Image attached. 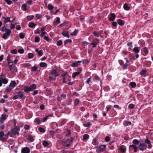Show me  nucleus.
<instances>
[{
	"mask_svg": "<svg viewBox=\"0 0 153 153\" xmlns=\"http://www.w3.org/2000/svg\"><path fill=\"white\" fill-rule=\"evenodd\" d=\"M123 8L125 10H128L130 9V7L127 4L125 3L123 5Z\"/></svg>",
	"mask_w": 153,
	"mask_h": 153,
	"instance_id": "28",
	"label": "nucleus"
},
{
	"mask_svg": "<svg viewBox=\"0 0 153 153\" xmlns=\"http://www.w3.org/2000/svg\"><path fill=\"white\" fill-rule=\"evenodd\" d=\"M8 80L6 78L5 76L3 74L0 75V87L1 86L2 84H6L8 83Z\"/></svg>",
	"mask_w": 153,
	"mask_h": 153,
	"instance_id": "3",
	"label": "nucleus"
},
{
	"mask_svg": "<svg viewBox=\"0 0 153 153\" xmlns=\"http://www.w3.org/2000/svg\"><path fill=\"white\" fill-rule=\"evenodd\" d=\"M79 74H78V73L76 72L73 73L72 74V77L73 78H75L77 76L79 75Z\"/></svg>",
	"mask_w": 153,
	"mask_h": 153,
	"instance_id": "53",
	"label": "nucleus"
},
{
	"mask_svg": "<svg viewBox=\"0 0 153 153\" xmlns=\"http://www.w3.org/2000/svg\"><path fill=\"white\" fill-rule=\"evenodd\" d=\"M117 22L119 25L121 26L123 25L124 24V22L120 19H118L117 21Z\"/></svg>",
	"mask_w": 153,
	"mask_h": 153,
	"instance_id": "25",
	"label": "nucleus"
},
{
	"mask_svg": "<svg viewBox=\"0 0 153 153\" xmlns=\"http://www.w3.org/2000/svg\"><path fill=\"white\" fill-rule=\"evenodd\" d=\"M3 19H4V25H5L6 23L8 22H11L10 18L8 17H5L4 16H3L2 18L1 19L2 20Z\"/></svg>",
	"mask_w": 153,
	"mask_h": 153,
	"instance_id": "15",
	"label": "nucleus"
},
{
	"mask_svg": "<svg viewBox=\"0 0 153 153\" xmlns=\"http://www.w3.org/2000/svg\"><path fill=\"white\" fill-rule=\"evenodd\" d=\"M116 18V15L114 13H111L110 15V18H108L110 21H114Z\"/></svg>",
	"mask_w": 153,
	"mask_h": 153,
	"instance_id": "16",
	"label": "nucleus"
},
{
	"mask_svg": "<svg viewBox=\"0 0 153 153\" xmlns=\"http://www.w3.org/2000/svg\"><path fill=\"white\" fill-rule=\"evenodd\" d=\"M145 146H146V145L144 143H140L139 144L138 149L141 151H143L146 149V148H145V149L144 148Z\"/></svg>",
	"mask_w": 153,
	"mask_h": 153,
	"instance_id": "10",
	"label": "nucleus"
},
{
	"mask_svg": "<svg viewBox=\"0 0 153 153\" xmlns=\"http://www.w3.org/2000/svg\"><path fill=\"white\" fill-rule=\"evenodd\" d=\"M36 26V24L32 22H31L29 23L28 26L30 27L33 28L35 27Z\"/></svg>",
	"mask_w": 153,
	"mask_h": 153,
	"instance_id": "38",
	"label": "nucleus"
},
{
	"mask_svg": "<svg viewBox=\"0 0 153 153\" xmlns=\"http://www.w3.org/2000/svg\"><path fill=\"white\" fill-rule=\"evenodd\" d=\"M144 142L147 144H149V143L151 142V141L147 138V137L145 140Z\"/></svg>",
	"mask_w": 153,
	"mask_h": 153,
	"instance_id": "62",
	"label": "nucleus"
},
{
	"mask_svg": "<svg viewBox=\"0 0 153 153\" xmlns=\"http://www.w3.org/2000/svg\"><path fill=\"white\" fill-rule=\"evenodd\" d=\"M22 153H30V150L27 147H25L22 149Z\"/></svg>",
	"mask_w": 153,
	"mask_h": 153,
	"instance_id": "14",
	"label": "nucleus"
},
{
	"mask_svg": "<svg viewBox=\"0 0 153 153\" xmlns=\"http://www.w3.org/2000/svg\"><path fill=\"white\" fill-rule=\"evenodd\" d=\"M82 68H78L77 69V71L76 72L78 73L79 74L82 71Z\"/></svg>",
	"mask_w": 153,
	"mask_h": 153,
	"instance_id": "58",
	"label": "nucleus"
},
{
	"mask_svg": "<svg viewBox=\"0 0 153 153\" xmlns=\"http://www.w3.org/2000/svg\"><path fill=\"white\" fill-rule=\"evenodd\" d=\"M66 104L67 105H70L71 104L72 101L71 99L66 100Z\"/></svg>",
	"mask_w": 153,
	"mask_h": 153,
	"instance_id": "59",
	"label": "nucleus"
},
{
	"mask_svg": "<svg viewBox=\"0 0 153 153\" xmlns=\"http://www.w3.org/2000/svg\"><path fill=\"white\" fill-rule=\"evenodd\" d=\"M60 22V18L59 17H56L54 20L53 25V26H55L58 25Z\"/></svg>",
	"mask_w": 153,
	"mask_h": 153,
	"instance_id": "13",
	"label": "nucleus"
},
{
	"mask_svg": "<svg viewBox=\"0 0 153 153\" xmlns=\"http://www.w3.org/2000/svg\"><path fill=\"white\" fill-rule=\"evenodd\" d=\"M52 115H53L52 114L50 115H48L47 116L43 118V122H46V120H47L48 119V117H50V116L52 117Z\"/></svg>",
	"mask_w": 153,
	"mask_h": 153,
	"instance_id": "54",
	"label": "nucleus"
},
{
	"mask_svg": "<svg viewBox=\"0 0 153 153\" xmlns=\"http://www.w3.org/2000/svg\"><path fill=\"white\" fill-rule=\"evenodd\" d=\"M29 87L30 91H33L36 89V85L35 84H33L31 85H30Z\"/></svg>",
	"mask_w": 153,
	"mask_h": 153,
	"instance_id": "21",
	"label": "nucleus"
},
{
	"mask_svg": "<svg viewBox=\"0 0 153 153\" xmlns=\"http://www.w3.org/2000/svg\"><path fill=\"white\" fill-rule=\"evenodd\" d=\"M89 137V135L88 134H85L83 135V140L84 141L86 140Z\"/></svg>",
	"mask_w": 153,
	"mask_h": 153,
	"instance_id": "47",
	"label": "nucleus"
},
{
	"mask_svg": "<svg viewBox=\"0 0 153 153\" xmlns=\"http://www.w3.org/2000/svg\"><path fill=\"white\" fill-rule=\"evenodd\" d=\"M92 143L94 145H97L98 144V142L97 141V139L96 138L93 139L92 140Z\"/></svg>",
	"mask_w": 153,
	"mask_h": 153,
	"instance_id": "31",
	"label": "nucleus"
},
{
	"mask_svg": "<svg viewBox=\"0 0 153 153\" xmlns=\"http://www.w3.org/2000/svg\"><path fill=\"white\" fill-rule=\"evenodd\" d=\"M72 40L71 39H67L65 40L64 42V44L65 46H66L68 43H70L72 42Z\"/></svg>",
	"mask_w": 153,
	"mask_h": 153,
	"instance_id": "34",
	"label": "nucleus"
},
{
	"mask_svg": "<svg viewBox=\"0 0 153 153\" xmlns=\"http://www.w3.org/2000/svg\"><path fill=\"white\" fill-rule=\"evenodd\" d=\"M5 25H4V26L2 27V28H1V31L2 32H3L4 31H5L6 30V29H7Z\"/></svg>",
	"mask_w": 153,
	"mask_h": 153,
	"instance_id": "57",
	"label": "nucleus"
},
{
	"mask_svg": "<svg viewBox=\"0 0 153 153\" xmlns=\"http://www.w3.org/2000/svg\"><path fill=\"white\" fill-rule=\"evenodd\" d=\"M129 150H132V148L133 149L134 152L136 153L137 152V147L135 145L132 144L129 145Z\"/></svg>",
	"mask_w": 153,
	"mask_h": 153,
	"instance_id": "9",
	"label": "nucleus"
},
{
	"mask_svg": "<svg viewBox=\"0 0 153 153\" xmlns=\"http://www.w3.org/2000/svg\"><path fill=\"white\" fill-rule=\"evenodd\" d=\"M106 147V145H101L97 150L98 153H100L103 152Z\"/></svg>",
	"mask_w": 153,
	"mask_h": 153,
	"instance_id": "11",
	"label": "nucleus"
},
{
	"mask_svg": "<svg viewBox=\"0 0 153 153\" xmlns=\"http://www.w3.org/2000/svg\"><path fill=\"white\" fill-rule=\"evenodd\" d=\"M73 138L71 137L68 138H65L63 140L64 146L67 147L70 146V143L72 141Z\"/></svg>",
	"mask_w": 153,
	"mask_h": 153,
	"instance_id": "4",
	"label": "nucleus"
},
{
	"mask_svg": "<svg viewBox=\"0 0 153 153\" xmlns=\"http://www.w3.org/2000/svg\"><path fill=\"white\" fill-rule=\"evenodd\" d=\"M34 55L33 53H28V58L29 59L32 58L33 57Z\"/></svg>",
	"mask_w": 153,
	"mask_h": 153,
	"instance_id": "52",
	"label": "nucleus"
},
{
	"mask_svg": "<svg viewBox=\"0 0 153 153\" xmlns=\"http://www.w3.org/2000/svg\"><path fill=\"white\" fill-rule=\"evenodd\" d=\"M16 84V83L15 81H11L9 85H10V87H12L13 88L15 86Z\"/></svg>",
	"mask_w": 153,
	"mask_h": 153,
	"instance_id": "24",
	"label": "nucleus"
},
{
	"mask_svg": "<svg viewBox=\"0 0 153 153\" xmlns=\"http://www.w3.org/2000/svg\"><path fill=\"white\" fill-rule=\"evenodd\" d=\"M7 140V138H5V137H0V140L4 142L6 141Z\"/></svg>",
	"mask_w": 153,
	"mask_h": 153,
	"instance_id": "51",
	"label": "nucleus"
},
{
	"mask_svg": "<svg viewBox=\"0 0 153 153\" xmlns=\"http://www.w3.org/2000/svg\"><path fill=\"white\" fill-rule=\"evenodd\" d=\"M81 62L82 61H76L75 62H73L71 64V66L73 67H77L80 65V64Z\"/></svg>",
	"mask_w": 153,
	"mask_h": 153,
	"instance_id": "12",
	"label": "nucleus"
},
{
	"mask_svg": "<svg viewBox=\"0 0 153 153\" xmlns=\"http://www.w3.org/2000/svg\"><path fill=\"white\" fill-rule=\"evenodd\" d=\"M94 79H95V80L98 81H100V77H99L97 75L95 74L94 75Z\"/></svg>",
	"mask_w": 153,
	"mask_h": 153,
	"instance_id": "39",
	"label": "nucleus"
},
{
	"mask_svg": "<svg viewBox=\"0 0 153 153\" xmlns=\"http://www.w3.org/2000/svg\"><path fill=\"white\" fill-rule=\"evenodd\" d=\"M93 33L94 35L95 36L98 37L100 36V34L99 33L96 31H94Z\"/></svg>",
	"mask_w": 153,
	"mask_h": 153,
	"instance_id": "55",
	"label": "nucleus"
},
{
	"mask_svg": "<svg viewBox=\"0 0 153 153\" xmlns=\"http://www.w3.org/2000/svg\"><path fill=\"white\" fill-rule=\"evenodd\" d=\"M10 52L11 53L16 54L17 53V50L15 49L11 50L10 51Z\"/></svg>",
	"mask_w": 153,
	"mask_h": 153,
	"instance_id": "60",
	"label": "nucleus"
},
{
	"mask_svg": "<svg viewBox=\"0 0 153 153\" xmlns=\"http://www.w3.org/2000/svg\"><path fill=\"white\" fill-rule=\"evenodd\" d=\"M40 40L39 37L38 36H36L35 37L34 41L36 43L39 42Z\"/></svg>",
	"mask_w": 153,
	"mask_h": 153,
	"instance_id": "49",
	"label": "nucleus"
},
{
	"mask_svg": "<svg viewBox=\"0 0 153 153\" xmlns=\"http://www.w3.org/2000/svg\"><path fill=\"white\" fill-rule=\"evenodd\" d=\"M79 100L78 99H76L74 102V105L75 106H77L79 102Z\"/></svg>",
	"mask_w": 153,
	"mask_h": 153,
	"instance_id": "44",
	"label": "nucleus"
},
{
	"mask_svg": "<svg viewBox=\"0 0 153 153\" xmlns=\"http://www.w3.org/2000/svg\"><path fill=\"white\" fill-rule=\"evenodd\" d=\"M5 31V33L8 34L10 35V33H11V30L8 29H6Z\"/></svg>",
	"mask_w": 153,
	"mask_h": 153,
	"instance_id": "63",
	"label": "nucleus"
},
{
	"mask_svg": "<svg viewBox=\"0 0 153 153\" xmlns=\"http://www.w3.org/2000/svg\"><path fill=\"white\" fill-rule=\"evenodd\" d=\"M91 125V124L90 122L87 123L85 122L84 123L83 126L84 127H89Z\"/></svg>",
	"mask_w": 153,
	"mask_h": 153,
	"instance_id": "42",
	"label": "nucleus"
},
{
	"mask_svg": "<svg viewBox=\"0 0 153 153\" xmlns=\"http://www.w3.org/2000/svg\"><path fill=\"white\" fill-rule=\"evenodd\" d=\"M129 85L131 86V87L132 88H134L136 86V83L134 82H131L129 84Z\"/></svg>",
	"mask_w": 153,
	"mask_h": 153,
	"instance_id": "30",
	"label": "nucleus"
},
{
	"mask_svg": "<svg viewBox=\"0 0 153 153\" xmlns=\"http://www.w3.org/2000/svg\"><path fill=\"white\" fill-rule=\"evenodd\" d=\"M8 115H6L5 113L3 114L0 117V123L2 124L7 119Z\"/></svg>",
	"mask_w": 153,
	"mask_h": 153,
	"instance_id": "7",
	"label": "nucleus"
},
{
	"mask_svg": "<svg viewBox=\"0 0 153 153\" xmlns=\"http://www.w3.org/2000/svg\"><path fill=\"white\" fill-rule=\"evenodd\" d=\"M124 125L125 126H128L131 124V122L130 121H125L124 122Z\"/></svg>",
	"mask_w": 153,
	"mask_h": 153,
	"instance_id": "32",
	"label": "nucleus"
},
{
	"mask_svg": "<svg viewBox=\"0 0 153 153\" xmlns=\"http://www.w3.org/2000/svg\"><path fill=\"white\" fill-rule=\"evenodd\" d=\"M62 44V41L61 40H58L57 41L56 45L58 46H60Z\"/></svg>",
	"mask_w": 153,
	"mask_h": 153,
	"instance_id": "50",
	"label": "nucleus"
},
{
	"mask_svg": "<svg viewBox=\"0 0 153 153\" xmlns=\"http://www.w3.org/2000/svg\"><path fill=\"white\" fill-rule=\"evenodd\" d=\"M38 130L39 131L42 133H44L45 131V130L42 127H39L38 128Z\"/></svg>",
	"mask_w": 153,
	"mask_h": 153,
	"instance_id": "45",
	"label": "nucleus"
},
{
	"mask_svg": "<svg viewBox=\"0 0 153 153\" xmlns=\"http://www.w3.org/2000/svg\"><path fill=\"white\" fill-rule=\"evenodd\" d=\"M20 130V128L19 127H14L12 128L10 132V137H13L16 135H19V131Z\"/></svg>",
	"mask_w": 153,
	"mask_h": 153,
	"instance_id": "2",
	"label": "nucleus"
},
{
	"mask_svg": "<svg viewBox=\"0 0 153 153\" xmlns=\"http://www.w3.org/2000/svg\"><path fill=\"white\" fill-rule=\"evenodd\" d=\"M78 32V30L77 29H75L73 32L71 33L70 34L71 36H76L77 35Z\"/></svg>",
	"mask_w": 153,
	"mask_h": 153,
	"instance_id": "36",
	"label": "nucleus"
},
{
	"mask_svg": "<svg viewBox=\"0 0 153 153\" xmlns=\"http://www.w3.org/2000/svg\"><path fill=\"white\" fill-rule=\"evenodd\" d=\"M34 122L36 123L37 125H39L41 123L40 118L39 117H37L35 118L34 120Z\"/></svg>",
	"mask_w": 153,
	"mask_h": 153,
	"instance_id": "23",
	"label": "nucleus"
},
{
	"mask_svg": "<svg viewBox=\"0 0 153 153\" xmlns=\"http://www.w3.org/2000/svg\"><path fill=\"white\" fill-rule=\"evenodd\" d=\"M119 149L122 153H125L126 152V148L125 146L123 145H121L119 147Z\"/></svg>",
	"mask_w": 153,
	"mask_h": 153,
	"instance_id": "17",
	"label": "nucleus"
},
{
	"mask_svg": "<svg viewBox=\"0 0 153 153\" xmlns=\"http://www.w3.org/2000/svg\"><path fill=\"white\" fill-rule=\"evenodd\" d=\"M140 48L139 47H135L133 49V52H134L135 53H137L140 51Z\"/></svg>",
	"mask_w": 153,
	"mask_h": 153,
	"instance_id": "26",
	"label": "nucleus"
},
{
	"mask_svg": "<svg viewBox=\"0 0 153 153\" xmlns=\"http://www.w3.org/2000/svg\"><path fill=\"white\" fill-rule=\"evenodd\" d=\"M62 34L65 37H66L68 38H69L70 37V35L67 31H63L62 32Z\"/></svg>",
	"mask_w": 153,
	"mask_h": 153,
	"instance_id": "22",
	"label": "nucleus"
},
{
	"mask_svg": "<svg viewBox=\"0 0 153 153\" xmlns=\"http://www.w3.org/2000/svg\"><path fill=\"white\" fill-rule=\"evenodd\" d=\"M25 37V35L22 33H20L19 34V37L20 38L23 39Z\"/></svg>",
	"mask_w": 153,
	"mask_h": 153,
	"instance_id": "64",
	"label": "nucleus"
},
{
	"mask_svg": "<svg viewBox=\"0 0 153 153\" xmlns=\"http://www.w3.org/2000/svg\"><path fill=\"white\" fill-rule=\"evenodd\" d=\"M147 72L145 68L142 69L140 71V74L141 75L145 74Z\"/></svg>",
	"mask_w": 153,
	"mask_h": 153,
	"instance_id": "37",
	"label": "nucleus"
},
{
	"mask_svg": "<svg viewBox=\"0 0 153 153\" xmlns=\"http://www.w3.org/2000/svg\"><path fill=\"white\" fill-rule=\"evenodd\" d=\"M143 50L144 53H142V54L144 56H146L149 53L148 48L146 47H145L143 48Z\"/></svg>",
	"mask_w": 153,
	"mask_h": 153,
	"instance_id": "18",
	"label": "nucleus"
},
{
	"mask_svg": "<svg viewBox=\"0 0 153 153\" xmlns=\"http://www.w3.org/2000/svg\"><path fill=\"white\" fill-rule=\"evenodd\" d=\"M8 64L10 70H12L14 68V67L13 66V62L12 61L8 62Z\"/></svg>",
	"mask_w": 153,
	"mask_h": 153,
	"instance_id": "20",
	"label": "nucleus"
},
{
	"mask_svg": "<svg viewBox=\"0 0 153 153\" xmlns=\"http://www.w3.org/2000/svg\"><path fill=\"white\" fill-rule=\"evenodd\" d=\"M42 145L44 147H47L49 145L48 143L46 140H44L43 141Z\"/></svg>",
	"mask_w": 153,
	"mask_h": 153,
	"instance_id": "35",
	"label": "nucleus"
},
{
	"mask_svg": "<svg viewBox=\"0 0 153 153\" xmlns=\"http://www.w3.org/2000/svg\"><path fill=\"white\" fill-rule=\"evenodd\" d=\"M24 91L26 93H28L30 91L29 87L27 86H25L24 87Z\"/></svg>",
	"mask_w": 153,
	"mask_h": 153,
	"instance_id": "33",
	"label": "nucleus"
},
{
	"mask_svg": "<svg viewBox=\"0 0 153 153\" xmlns=\"http://www.w3.org/2000/svg\"><path fill=\"white\" fill-rule=\"evenodd\" d=\"M57 69L56 67L54 68L51 71L49 75V80L51 81H54L56 79V77L59 76V74L57 73Z\"/></svg>",
	"mask_w": 153,
	"mask_h": 153,
	"instance_id": "1",
	"label": "nucleus"
},
{
	"mask_svg": "<svg viewBox=\"0 0 153 153\" xmlns=\"http://www.w3.org/2000/svg\"><path fill=\"white\" fill-rule=\"evenodd\" d=\"M17 94L15 95L13 97V99L15 100L18 99L19 98L21 99H24L25 98L23 93L22 91H19L18 92Z\"/></svg>",
	"mask_w": 153,
	"mask_h": 153,
	"instance_id": "5",
	"label": "nucleus"
},
{
	"mask_svg": "<svg viewBox=\"0 0 153 153\" xmlns=\"http://www.w3.org/2000/svg\"><path fill=\"white\" fill-rule=\"evenodd\" d=\"M37 67L34 66L31 68V71L33 72L36 71H37Z\"/></svg>",
	"mask_w": 153,
	"mask_h": 153,
	"instance_id": "56",
	"label": "nucleus"
},
{
	"mask_svg": "<svg viewBox=\"0 0 153 153\" xmlns=\"http://www.w3.org/2000/svg\"><path fill=\"white\" fill-rule=\"evenodd\" d=\"M132 143L135 145H137L140 144V141L136 139L132 141Z\"/></svg>",
	"mask_w": 153,
	"mask_h": 153,
	"instance_id": "29",
	"label": "nucleus"
},
{
	"mask_svg": "<svg viewBox=\"0 0 153 153\" xmlns=\"http://www.w3.org/2000/svg\"><path fill=\"white\" fill-rule=\"evenodd\" d=\"M48 8L49 10L51 11L53 10L54 7L52 5L50 4H49L48 5Z\"/></svg>",
	"mask_w": 153,
	"mask_h": 153,
	"instance_id": "46",
	"label": "nucleus"
},
{
	"mask_svg": "<svg viewBox=\"0 0 153 153\" xmlns=\"http://www.w3.org/2000/svg\"><path fill=\"white\" fill-rule=\"evenodd\" d=\"M93 42L91 43V45L94 48H95L99 42V40L97 38H95L93 40Z\"/></svg>",
	"mask_w": 153,
	"mask_h": 153,
	"instance_id": "6",
	"label": "nucleus"
},
{
	"mask_svg": "<svg viewBox=\"0 0 153 153\" xmlns=\"http://www.w3.org/2000/svg\"><path fill=\"white\" fill-rule=\"evenodd\" d=\"M39 65L41 67H46L47 66V64L45 62H42L40 63Z\"/></svg>",
	"mask_w": 153,
	"mask_h": 153,
	"instance_id": "41",
	"label": "nucleus"
},
{
	"mask_svg": "<svg viewBox=\"0 0 153 153\" xmlns=\"http://www.w3.org/2000/svg\"><path fill=\"white\" fill-rule=\"evenodd\" d=\"M36 17L38 19H40L42 18V15L39 14H36Z\"/></svg>",
	"mask_w": 153,
	"mask_h": 153,
	"instance_id": "61",
	"label": "nucleus"
},
{
	"mask_svg": "<svg viewBox=\"0 0 153 153\" xmlns=\"http://www.w3.org/2000/svg\"><path fill=\"white\" fill-rule=\"evenodd\" d=\"M22 9L23 11H25L27 10V5L26 4H23L22 6Z\"/></svg>",
	"mask_w": 153,
	"mask_h": 153,
	"instance_id": "43",
	"label": "nucleus"
},
{
	"mask_svg": "<svg viewBox=\"0 0 153 153\" xmlns=\"http://www.w3.org/2000/svg\"><path fill=\"white\" fill-rule=\"evenodd\" d=\"M34 137H33L32 135L29 134L28 136L27 139L30 142H32L34 140Z\"/></svg>",
	"mask_w": 153,
	"mask_h": 153,
	"instance_id": "19",
	"label": "nucleus"
},
{
	"mask_svg": "<svg viewBox=\"0 0 153 153\" xmlns=\"http://www.w3.org/2000/svg\"><path fill=\"white\" fill-rule=\"evenodd\" d=\"M10 36V35L8 34L4 33L2 36V38L4 39H7V38Z\"/></svg>",
	"mask_w": 153,
	"mask_h": 153,
	"instance_id": "40",
	"label": "nucleus"
},
{
	"mask_svg": "<svg viewBox=\"0 0 153 153\" xmlns=\"http://www.w3.org/2000/svg\"><path fill=\"white\" fill-rule=\"evenodd\" d=\"M34 17V16L33 15H30V16H27V19L28 20H32L33 19Z\"/></svg>",
	"mask_w": 153,
	"mask_h": 153,
	"instance_id": "48",
	"label": "nucleus"
},
{
	"mask_svg": "<svg viewBox=\"0 0 153 153\" xmlns=\"http://www.w3.org/2000/svg\"><path fill=\"white\" fill-rule=\"evenodd\" d=\"M118 62L121 66H123V68L125 69H127L128 66L130 65L129 64H126V63L124 64V62L122 60H119Z\"/></svg>",
	"mask_w": 153,
	"mask_h": 153,
	"instance_id": "8",
	"label": "nucleus"
},
{
	"mask_svg": "<svg viewBox=\"0 0 153 153\" xmlns=\"http://www.w3.org/2000/svg\"><path fill=\"white\" fill-rule=\"evenodd\" d=\"M13 88L10 87V85H9V86L7 87L5 89V91L7 92V93H9L12 90Z\"/></svg>",
	"mask_w": 153,
	"mask_h": 153,
	"instance_id": "27",
	"label": "nucleus"
}]
</instances>
